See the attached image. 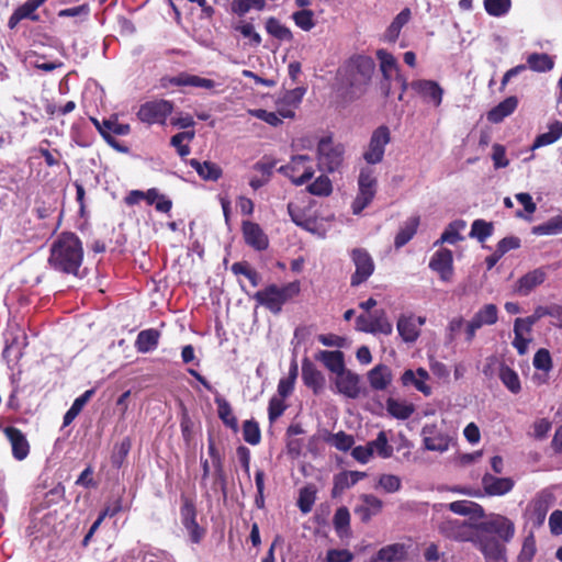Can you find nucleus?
Returning a JSON list of instances; mask_svg holds the SVG:
<instances>
[{
    "label": "nucleus",
    "mask_w": 562,
    "mask_h": 562,
    "mask_svg": "<svg viewBox=\"0 0 562 562\" xmlns=\"http://www.w3.org/2000/svg\"><path fill=\"white\" fill-rule=\"evenodd\" d=\"M83 260V247L74 233H61L50 245L48 265L60 272L77 274Z\"/></svg>",
    "instance_id": "obj_1"
},
{
    "label": "nucleus",
    "mask_w": 562,
    "mask_h": 562,
    "mask_svg": "<svg viewBox=\"0 0 562 562\" xmlns=\"http://www.w3.org/2000/svg\"><path fill=\"white\" fill-rule=\"evenodd\" d=\"M375 64L371 57L357 56L338 70L340 85L351 99L362 95L369 86Z\"/></svg>",
    "instance_id": "obj_2"
},
{
    "label": "nucleus",
    "mask_w": 562,
    "mask_h": 562,
    "mask_svg": "<svg viewBox=\"0 0 562 562\" xmlns=\"http://www.w3.org/2000/svg\"><path fill=\"white\" fill-rule=\"evenodd\" d=\"M299 282H290L281 288L272 284L261 291H258L255 294V299L259 304L266 306L272 313L278 314L281 311L282 305L299 294Z\"/></svg>",
    "instance_id": "obj_3"
},
{
    "label": "nucleus",
    "mask_w": 562,
    "mask_h": 562,
    "mask_svg": "<svg viewBox=\"0 0 562 562\" xmlns=\"http://www.w3.org/2000/svg\"><path fill=\"white\" fill-rule=\"evenodd\" d=\"M376 187L378 180L374 170L368 167L362 168L358 177V193L351 204L355 215H359L372 202Z\"/></svg>",
    "instance_id": "obj_4"
},
{
    "label": "nucleus",
    "mask_w": 562,
    "mask_h": 562,
    "mask_svg": "<svg viewBox=\"0 0 562 562\" xmlns=\"http://www.w3.org/2000/svg\"><path fill=\"white\" fill-rule=\"evenodd\" d=\"M344 148L334 145L331 138H322L317 147L318 168L329 173L337 171L342 164Z\"/></svg>",
    "instance_id": "obj_5"
},
{
    "label": "nucleus",
    "mask_w": 562,
    "mask_h": 562,
    "mask_svg": "<svg viewBox=\"0 0 562 562\" xmlns=\"http://www.w3.org/2000/svg\"><path fill=\"white\" fill-rule=\"evenodd\" d=\"M279 172L290 178L293 184L302 186L314 176L312 159L307 155L294 156L289 164L279 168Z\"/></svg>",
    "instance_id": "obj_6"
},
{
    "label": "nucleus",
    "mask_w": 562,
    "mask_h": 562,
    "mask_svg": "<svg viewBox=\"0 0 562 562\" xmlns=\"http://www.w3.org/2000/svg\"><path fill=\"white\" fill-rule=\"evenodd\" d=\"M442 426L443 420L440 425L430 423L423 426L422 437L426 450L440 453L449 450L453 438L443 430Z\"/></svg>",
    "instance_id": "obj_7"
},
{
    "label": "nucleus",
    "mask_w": 562,
    "mask_h": 562,
    "mask_svg": "<svg viewBox=\"0 0 562 562\" xmlns=\"http://www.w3.org/2000/svg\"><path fill=\"white\" fill-rule=\"evenodd\" d=\"M498 321V308L495 304L490 303L479 308L473 317L465 324V340L471 342L476 331L483 326H492Z\"/></svg>",
    "instance_id": "obj_8"
},
{
    "label": "nucleus",
    "mask_w": 562,
    "mask_h": 562,
    "mask_svg": "<svg viewBox=\"0 0 562 562\" xmlns=\"http://www.w3.org/2000/svg\"><path fill=\"white\" fill-rule=\"evenodd\" d=\"M391 142L390 130L385 125L379 126L373 131L368 149L363 154V158L368 164L375 165L382 161L384 157L385 146Z\"/></svg>",
    "instance_id": "obj_9"
},
{
    "label": "nucleus",
    "mask_w": 562,
    "mask_h": 562,
    "mask_svg": "<svg viewBox=\"0 0 562 562\" xmlns=\"http://www.w3.org/2000/svg\"><path fill=\"white\" fill-rule=\"evenodd\" d=\"M172 112V103L167 100L148 101L140 105L137 116L147 124H164Z\"/></svg>",
    "instance_id": "obj_10"
},
{
    "label": "nucleus",
    "mask_w": 562,
    "mask_h": 562,
    "mask_svg": "<svg viewBox=\"0 0 562 562\" xmlns=\"http://www.w3.org/2000/svg\"><path fill=\"white\" fill-rule=\"evenodd\" d=\"M480 532L487 535H496L504 542H508L515 535L514 522L502 515H491L485 521L479 526Z\"/></svg>",
    "instance_id": "obj_11"
},
{
    "label": "nucleus",
    "mask_w": 562,
    "mask_h": 562,
    "mask_svg": "<svg viewBox=\"0 0 562 562\" xmlns=\"http://www.w3.org/2000/svg\"><path fill=\"white\" fill-rule=\"evenodd\" d=\"M351 259L356 267L355 273L351 276V286H358L367 281L374 271V262L370 254L362 249L356 248L351 251Z\"/></svg>",
    "instance_id": "obj_12"
},
{
    "label": "nucleus",
    "mask_w": 562,
    "mask_h": 562,
    "mask_svg": "<svg viewBox=\"0 0 562 562\" xmlns=\"http://www.w3.org/2000/svg\"><path fill=\"white\" fill-rule=\"evenodd\" d=\"M181 522L187 529L190 540L193 543H199L204 537V529L196 522V510L192 501L183 498L180 508Z\"/></svg>",
    "instance_id": "obj_13"
},
{
    "label": "nucleus",
    "mask_w": 562,
    "mask_h": 562,
    "mask_svg": "<svg viewBox=\"0 0 562 562\" xmlns=\"http://www.w3.org/2000/svg\"><path fill=\"white\" fill-rule=\"evenodd\" d=\"M411 89L435 106H439L442 102L443 89L437 81L427 79L414 80L411 82Z\"/></svg>",
    "instance_id": "obj_14"
},
{
    "label": "nucleus",
    "mask_w": 562,
    "mask_h": 562,
    "mask_svg": "<svg viewBox=\"0 0 562 562\" xmlns=\"http://www.w3.org/2000/svg\"><path fill=\"white\" fill-rule=\"evenodd\" d=\"M429 268L437 272L442 281H450L453 274L452 251L447 248L437 250L429 261Z\"/></svg>",
    "instance_id": "obj_15"
},
{
    "label": "nucleus",
    "mask_w": 562,
    "mask_h": 562,
    "mask_svg": "<svg viewBox=\"0 0 562 562\" xmlns=\"http://www.w3.org/2000/svg\"><path fill=\"white\" fill-rule=\"evenodd\" d=\"M547 279V271L544 268L533 269L522 277H520L514 286V292L521 296L529 295L536 288L541 285Z\"/></svg>",
    "instance_id": "obj_16"
},
{
    "label": "nucleus",
    "mask_w": 562,
    "mask_h": 562,
    "mask_svg": "<svg viewBox=\"0 0 562 562\" xmlns=\"http://www.w3.org/2000/svg\"><path fill=\"white\" fill-rule=\"evenodd\" d=\"M245 243L256 250H266L269 246V239L259 224L245 221L241 226Z\"/></svg>",
    "instance_id": "obj_17"
},
{
    "label": "nucleus",
    "mask_w": 562,
    "mask_h": 562,
    "mask_svg": "<svg viewBox=\"0 0 562 562\" xmlns=\"http://www.w3.org/2000/svg\"><path fill=\"white\" fill-rule=\"evenodd\" d=\"M337 392L348 398H357L361 394L360 376L349 370H345L336 376Z\"/></svg>",
    "instance_id": "obj_18"
},
{
    "label": "nucleus",
    "mask_w": 562,
    "mask_h": 562,
    "mask_svg": "<svg viewBox=\"0 0 562 562\" xmlns=\"http://www.w3.org/2000/svg\"><path fill=\"white\" fill-rule=\"evenodd\" d=\"M438 528L441 535L450 539L465 541L471 537V527L463 520L447 518Z\"/></svg>",
    "instance_id": "obj_19"
},
{
    "label": "nucleus",
    "mask_w": 562,
    "mask_h": 562,
    "mask_svg": "<svg viewBox=\"0 0 562 562\" xmlns=\"http://www.w3.org/2000/svg\"><path fill=\"white\" fill-rule=\"evenodd\" d=\"M476 542L486 562H506L504 549L497 539L488 538L487 533L480 532Z\"/></svg>",
    "instance_id": "obj_20"
},
{
    "label": "nucleus",
    "mask_w": 562,
    "mask_h": 562,
    "mask_svg": "<svg viewBox=\"0 0 562 562\" xmlns=\"http://www.w3.org/2000/svg\"><path fill=\"white\" fill-rule=\"evenodd\" d=\"M4 434L11 443L13 457L19 461L24 460L30 452V445L24 434L11 426L4 429Z\"/></svg>",
    "instance_id": "obj_21"
},
{
    "label": "nucleus",
    "mask_w": 562,
    "mask_h": 562,
    "mask_svg": "<svg viewBox=\"0 0 562 562\" xmlns=\"http://www.w3.org/2000/svg\"><path fill=\"white\" fill-rule=\"evenodd\" d=\"M550 507L551 495L544 492L538 494L528 506L529 519L537 526L542 525Z\"/></svg>",
    "instance_id": "obj_22"
},
{
    "label": "nucleus",
    "mask_w": 562,
    "mask_h": 562,
    "mask_svg": "<svg viewBox=\"0 0 562 562\" xmlns=\"http://www.w3.org/2000/svg\"><path fill=\"white\" fill-rule=\"evenodd\" d=\"M514 484L510 477H496L488 473L484 474L482 477L484 491L492 496H502L509 493Z\"/></svg>",
    "instance_id": "obj_23"
},
{
    "label": "nucleus",
    "mask_w": 562,
    "mask_h": 562,
    "mask_svg": "<svg viewBox=\"0 0 562 562\" xmlns=\"http://www.w3.org/2000/svg\"><path fill=\"white\" fill-rule=\"evenodd\" d=\"M302 379L304 384L313 390L314 394H319L324 390V374L307 359L302 363Z\"/></svg>",
    "instance_id": "obj_24"
},
{
    "label": "nucleus",
    "mask_w": 562,
    "mask_h": 562,
    "mask_svg": "<svg viewBox=\"0 0 562 562\" xmlns=\"http://www.w3.org/2000/svg\"><path fill=\"white\" fill-rule=\"evenodd\" d=\"M361 504L357 505L355 513L358 514L362 521H368L372 516L379 514L383 503L380 498L372 494H363L360 496Z\"/></svg>",
    "instance_id": "obj_25"
},
{
    "label": "nucleus",
    "mask_w": 562,
    "mask_h": 562,
    "mask_svg": "<svg viewBox=\"0 0 562 562\" xmlns=\"http://www.w3.org/2000/svg\"><path fill=\"white\" fill-rule=\"evenodd\" d=\"M429 379L428 372L419 368L414 372L413 370H406L401 380L404 385H413L417 391L422 392L424 395L431 394V387L426 384V381Z\"/></svg>",
    "instance_id": "obj_26"
},
{
    "label": "nucleus",
    "mask_w": 562,
    "mask_h": 562,
    "mask_svg": "<svg viewBox=\"0 0 562 562\" xmlns=\"http://www.w3.org/2000/svg\"><path fill=\"white\" fill-rule=\"evenodd\" d=\"M518 99L516 97H508L492 110L487 112V120L491 123H501L505 117L509 116L517 108Z\"/></svg>",
    "instance_id": "obj_27"
},
{
    "label": "nucleus",
    "mask_w": 562,
    "mask_h": 562,
    "mask_svg": "<svg viewBox=\"0 0 562 562\" xmlns=\"http://www.w3.org/2000/svg\"><path fill=\"white\" fill-rule=\"evenodd\" d=\"M368 380L373 390L383 391L392 382V372L389 367L379 364L369 371Z\"/></svg>",
    "instance_id": "obj_28"
},
{
    "label": "nucleus",
    "mask_w": 562,
    "mask_h": 562,
    "mask_svg": "<svg viewBox=\"0 0 562 562\" xmlns=\"http://www.w3.org/2000/svg\"><path fill=\"white\" fill-rule=\"evenodd\" d=\"M412 18V11L408 8L403 9L389 25L384 32L383 38L385 42L395 43L401 34V30L406 25Z\"/></svg>",
    "instance_id": "obj_29"
},
{
    "label": "nucleus",
    "mask_w": 562,
    "mask_h": 562,
    "mask_svg": "<svg viewBox=\"0 0 562 562\" xmlns=\"http://www.w3.org/2000/svg\"><path fill=\"white\" fill-rule=\"evenodd\" d=\"M397 331L406 342H414L419 336L417 322L413 315H402L397 321Z\"/></svg>",
    "instance_id": "obj_30"
},
{
    "label": "nucleus",
    "mask_w": 562,
    "mask_h": 562,
    "mask_svg": "<svg viewBox=\"0 0 562 562\" xmlns=\"http://www.w3.org/2000/svg\"><path fill=\"white\" fill-rule=\"evenodd\" d=\"M317 359L321 360L329 371L336 373V375H339L346 370L344 353L339 350H322L319 351Z\"/></svg>",
    "instance_id": "obj_31"
},
{
    "label": "nucleus",
    "mask_w": 562,
    "mask_h": 562,
    "mask_svg": "<svg viewBox=\"0 0 562 562\" xmlns=\"http://www.w3.org/2000/svg\"><path fill=\"white\" fill-rule=\"evenodd\" d=\"M38 7L33 0H27L11 14L8 21V26L10 29H14L19 24V22L24 19L37 21L38 15L35 13Z\"/></svg>",
    "instance_id": "obj_32"
},
{
    "label": "nucleus",
    "mask_w": 562,
    "mask_h": 562,
    "mask_svg": "<svg viewBox=\"0 0 562 562\" xmlns=\"http://www.w3.org/2000/svg\"><path fill=\"white\" fill-rule=\"evenodd\" d=\"M387 413L396 419H407L415 412V406L404 400L390 397L386 400Z\"/></svg>",
    "instance_id": "obj_33"
},
{
    "label": "nucleus",
    "mask_w": 562,
    "mask_h": 562,
    "mask_svg": "<svg viewBox=\"0 0 562 562\" xmlns=\"http://www.w3.org/2000/svg\"><path fill=\"white\" fill-rule=\"evenodd\" d=\"M467 227V222L464 220H456L451 222L443 233L441 234L440 238L435 243V245L439 244H451L454 245L458 241H461L464 239V237L461 235V232Z\"/></svg>",
    "instance_id": "obj_34"
},
{
    "label": "nucleus",
    "mask_w": 562,
    "mask_h": 562,
    "mask_svg": "<svg viewBox=\"0 0 562 562\" xmlns=\"http://www.w3.org/2000/svg\"><path fill=\"white\" fill-rule=\"evenodd\" d=\"M190 166L196 171V173L207 181H216L222 176V169L218 165L212 161H199L198 159H191Z\"/></svg>",
    "instance_id": "obj_35"
},
{
    "label": "nucleus",
    "mask_w": 562,
    "mask_h": 562,
    "mask_svg": "<svg viewBox=\"0 0 562 562\" xmlns=\"http://www.w3.org/2000/svg\"><path fill=\"white\" fill-rule=\"evenodd\" d=\"M159 333L156 329L142 330L135 341V348L138 352L147 353L158 346Z\"/></svg>",
    "instance_id": "obj_36"
},
{
    "label": "nucleus",
    "mask_w": 562,
    "mask_h": 562,
    "mask_svg": "<svg viewBox=\"0 0 562 562\" xmlns=\"http://www.w3.org/2000/svg\"><path fill=\"white\" fill-rule=\"evenodd\" d=\"M498 378L505 387L514 394L521 391V383L518 373L505 363H501L498 369Z\"/></svg>",
    "instance_id": "obj_37"
},
{
    "label": "nucleus",
    "mask_w": 562,
    "mask_h": 562,
    "mask_svg": "<svg viewBox=\"0 0 562 562\" xmlns=\"http://www.w3.org/2000/svg\"><path fill=\"white\" fill-rule=\"evenodd\" d=\"M406 555V548L402 543H393L381 548L374 561L395 562L403 560Z\"/></svg>",
    "instance_id": "obj_38"
},
{
    "label": "nucleus",
    "mask_w": 562,
    "mask_h": 562,
    "mask_svg": "<svg viewBox=\"0 0 562 562\" xmlns=\"http://www.w3.org/2000/svg\"><path fill=\"white\" fill-rule=\"evenodd\" d=\"M144 200L148 205H155V209L161 213H168L172 207V201L161 194L158 189L151 188L144 192Z\"/></svg>",
    "instance_id": "obj_39"
},
{
    "label": "nucleus",
    "mask_w": 562,
    "mask_h": 562,
    "mask_svg": "<svg viewBox=\"0 0 562 562\" xmlns=\"http://www.w3.org/2000/svg\"><path fill=\"white\" fill-rule=\"evenodd\" d=\"M419 225V217H409L395 236L394 245L396 248H401L406 245L417 232Z\"/></svg>",
    "instance_id": "obj_40"
},
{
    "label": "nucleus",
    "mask_w": 562,
    "mask_h": 562,
    "mask_svg": "<svg viewBox=\"0 0 562 562\" xmlns=\"http://www.w3.org/2000/svg\"><path fill=\"white\" fill-rule=\"evenodd\" d=\"M562 136V122L555 121L549 125L547 133L540 134L535 139L531 149L553 144Z\"/></svg>",
    "instance_id": "obj_41"
},
{
    "label": "nucleus",
    "mask_w": 562,
    "mask_h": 562,
    "mask_svg": "<svg viewBox=\"0 0 562 562\" xmlns=\"http://www.w3.org/2000/svg\"><path fill=\"white\" fill-rule=\"evenodd\" d=\"M372 454H378L380 458L387 459L393 454V447L389 445L385 431H380L374 440L367 443Z\"/></svg>",
    "instance_id": "obj_42"
},
{
    "label": "nucleus",
    "mask_w": 562,
    "mask_h": 562,
    "mask_svg": "<svg viewBox=\"0 0 562 562\" xmlns=\"http://www.w3.org/2000/svg\"><path fill=\"white\" fill-rule=\"evenodd\" d=\"M288 213L291 217V220L300 227L308 231L314 232L315 229V221L311 217H307L305 212L295 205L294 203L288 204Z\"/></svg>",
    "instance_id": "obj_43"
},
{
    "label": "nucleus",
    "mask_w": 562,
    "mask_h": 562,
    "mask_svg": "<svg viewBox=\"0 0 562 562\" xmlns=\"http://www.w3.org/2000/svg\"><path fill=\"white\" fill-rule=\"evenodd\" d=\"M535 235H559L562 234V215L550 217L547 222L532 227Z\"/></svg>",
    "instance_id": "obj_44"
},
{
    "label": "nucleus",
    "mask_w": 562,
    "mask_h": 562,
    "mask_svg": "<svg viewBox=\"0 0 562 562\" xmlns=\"http://www.w3.org/2000/svg\"><path fill=\"white\" fill-rule=\"evenodd\" d=\"M207 450H209V454L212 460L215 479L224 485L225 484V473H224L223 459H222L220 451L217 450V448L215 446L214 440L211 437L209 438Z\"/></svg>",
    "instance_id": "obj_45"
},
{
    "label": "nucleus",
    "mask_w": 562,
    "mask_h": 562,
    "mask_svg": "<svg viewBox=\"0 0 562 562\" xmlns=\"http://www.w3.org/2000/svg\"><path fill=\"white\" fill-rule=\"evenodd\" d=\"M527 64L531 70L544 72L553 68L554 61L547 54L533 53L528 56Z\"/></svg>",
    "instance_id": "obj_46"
},
{
    "label": "nucleus",
    "mask_w": 562,
    "mask_h": 562,
    "mask_svg": "<svg viewBox=\"0 0 562 562\" xmlns=\"http://www.w3.org/2000/svg\"><path fill=\"white\" fill-rule=\"evenodd\" d=\"M370 316H371L372 334H383V335L392 334L393 326L389 322L384 311H382V310L375 311L374 313L370 314Z\"/></svg>",
    "instance_id": "obj_47"
},
{
    "label": "nucleus",
    "mask_w": 562,
    "mask_h": 562,
    "mask_svg": "<svg viewBox=\"0 0 562 562\" xmlns=\"http://www.w3.org/2000/svg\"><path fill=\"white\" fill-rule=\"evenodd\" d=\"M324 440L340 451H348L355 443L353 437L345 431H338L336 434L328 432Z\"/></svg>",
    "instance_id": "obj_48"
},
{
    "label": "nucleus",
    "mask_w": 562,
    "mask_h": 562,
    "mask_svg": "<svg viewBox=\"0 0 562 562\" xmlns=\"http://www.w3.org/2000/svg\"><path fill=\"white\" fill-rule=\"evenodd\" d=\"M493 231L494 225L492 222H486L484 220H475L472 223L469 236L471 238H476L480 243H484L490 236H492Z\"/></svg>",
    "instance_id": "obj_49"
},
{
    "label": "nucleus",
    "mask_w": 562,
    "mask_h": 562,
    "mask_svg": "<svg viewBox=\"0 0 562 562\" xmlns=\"http://www.w3.org/2000/svg\"><path fill=\"white\" fill-rule=\"evenodd\" d=\"M215 403L217 405L218 417L229 428H237V419L233 414L229 403L223 397H216Z\"/></svg>",
    "instance_id": "obj_50"
},
{
    "label": "nucleus",
    "mask_w": 562,
    "mask_h": 562,
    "mask_svg": "<svg viewBox=\"0 0 562 562\" xmlns=\"http://www.w3.org/2000/svg\"><path fill=\"white\" fill-rule=\"evenodd\" d=\"M266 30L271 36H273L280 41H291L292 40V32L290 31V29H288L285 25H283L276 18H269L267 20Z\"/></svg>",
    "instance_id": "obj_51"
},
{
    "label": "nucleus",
    "mask_w": 562,
    "mask_h": 562,
    "mask_svg": "<svg viewBox=\"0 0 562 562\" xmlns=\"http://www.w3.org/2000/svg\"><path fill=\"white\" fill-rule=\"evenodd\" d=\"M316 499V488L313 485L302 487L299 493L297 506L303 514H308Z\"/></svg>",
    "instance_id": "obj_52"
},
{
    "label": "nucleus",
    "mask_w": 562,
    "mask_h": 562,
    "mask_svg": "<svg viewBox=\"0 0 562 562\" xmlns=\"http://www.w3.org/2000/svg\"><path fill=\"white\" fill-rule=\"evenodd\" d=\"M376 58L380 61V68L383 77L386 80L390 79L392 72L397 69V61L395 57L385 49H379L376 50Z\"/></svg>",
    "instance_id": "obj_53"
},
{
    "label": "nucleus",
    "mask_w": 562,
    "mask_h": 562,
    "mask_svg": "<svg viewBox=\"0 0 562 562\" xmlns=\"http://www.w3.org/2000/svg\"><path fill=\"white\" fill-rule=\"evenodd\" d=\"M484 9L491 16H505L512 9V0H484Z\"/></svg>",
    "instance_id": "obj_54"
},
{
    "label": "nucleus",
    "mask_w": 562,
    "mask_h": 562,
    "mask_svg": "<svg viewBox=\"0 0 562 562\" xmlns=\"http://www.w3.org/2000/svg\"><path fill=\"white\" fill-rule=\"evenodd\" d=\"M265 7L266 0H233L232 2V11L239 16L245 15L250 9L261 11Z\"/></svg>",
    "instance_id": "obj_55"
},
{
    "label": "nucleus",
    "mask_w": 562,
    "mask_h": 562,
    "mask_svg": "<svg viewBox=\"0 0 562 562\" xmlns=\"http://www.w3.org/2000/svg\"><path fill=\"white\" fill-rule=\"evenodd\" d=\"M307 191L317 196H328L333 192V184L327 176H319L307 187Z\"/></svg>",
    "instance_id": "obj_56"
},
{
    "label": "nucleus",
    "mask_w": 562,
    "mask_h": 562,
    "mask_svg": "<svg viewBox=\"0 0 562 562\" xmlns=\"http://www.w3.org/2000/svg\"><path fill=\"white\" fill-rule=\"evenodd\" d=\"M102 136L127 135L131 131L128 124H122L116 117H110L102 121Z\"/></svg>",
    "instance_id": "obj_57"
},
{
    "label": "nucleus",
    "mask_w": 562,
    "mask_h": 562,
    "mask_svg": "<svg viewBox=\"0 0 562 562\" xmlns=\"http://www.w3.org/2000/svg\"><path fill=\"white\" fill-rule=\"evenodd\" d=\"M194 138V132H180L171 137L170 144L173 146L181 157H186L190 154V148L184 145L183 142H190Z\"/></svg>",
    "instance_id": "obj_58"
},
{
    "label": "nucleus",
    "mask_w": 562,
    "mask_h": 562,
    "mask_svg": "<svg viewBox=\"0 0 562 562\" xmlns=\"http://www.w3.org/2000/svg\"><path fill=\"white\" fill-rule=\"evenodd\" d=\"M376 487L382 488L385 493H396L402 487V480L395 474H382L379 476Z\"/></svg>",
    "instance_id": "obj_59"
},
{
    "label": "nucleus",
    "mask_w": 562,
    "mask_h": 562,
    "mask_svg": "<svg viewBox=\"0 0 562 562\" xmlns=\"http://www.w3.org/2000/svg\"><path fill=\"white\" fill-rule=\"evenodd\" d=\"M449 509L458 515H471L482 512V507L470 501H456L450 503Z\"/></svg>",
    "instance_id": "obj_60"
},
{
    "label": "nucleus",
    "mask_w": 562,
    "mask_h": 562,
    "mask_svg": "<svg viewBox=\"0 0 562 562\" xmlns=\"http://www.w3.org/2000/svg\"><path fill=\"white\" fill-rule=\"evenodd\" d=\"M350 524V514L347 507H339L334 515V526L339 536L347 532Z\"/></svg>",
    "instance_id": "obj_61"
},
{
    "label": "nucleus",
    "mask_w": 562,
    "mask_h": 562,
    "mask_svg": "<svg viewBox=\"0 0 562 562\" xmlns=\"http://www.w3.org/2000/svg\"><path fill=\"white\" fill-rule=\"evenodd\" d=\"M243 436L249 445H258L261 439L259 426L254 420H246L243 426Z\"/></svg>",
    "instance_id": "obj_62"
},
{
    "label": "nucleus",
    "mask_w": 562,
    "mask_h": 562,
    "mask_svg": "<svg viewBox=\"0 0 562 562\" xmlns=\"http://www.w3.org/2000/svg\"><path fill=\"white\" fill-rule=\"evenodd\" d=\"M130 449H131V441L128 438H125L124 440H122L121 443L116 445L114 447V451L111 457L112 465L117 469L121 468V465L123 464L125 458L127 457V454L130 452Z\"/></svg>",
    "instance_id": "obj_63"
},
{
    "label": "nucleus",
    "mask_w": 562,
    "mask_h": 562,
    "mask_svg": "<svg viewBox=\"0 0 562 562\" xmlns=\"http://www.w3.org/2000/svg\"><path fill=\"white\" fill-rule=\"evenodd\" d=\"M234 30L239 32L244 37L249 38L254 46H259L261 44V36L255 31L251 23L239 22L234 25Z\"/></svg>",
    "instance_id": "obj_64"
}]
</instances>
